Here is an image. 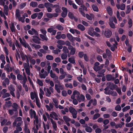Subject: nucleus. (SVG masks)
Segmentation results:
<instances>
[{"label": "nucleus", "instance_id": "53", "mask_svg": "<svg viewBox=\"0 0 133 133\" xmlns=\"http://www.w3.org/2000/svg\"><path fill=\"white\" fill-rule=\"evenodd\" d=\"M38 14V13H35L32 15L31 16V18L32 19H35L37 17Z\"/></svg>", "mask_w": 133, "mask_h": 133}, {"label": "nucleus", "instance_id": "14", "mask_svg": "<svg viewBox=\"0 0 133 133\" xmlns=\"http://www.w3.org/2000/svg\"><path fill=\"white\" fill-rule=\"evenodd\" d=\"M78 29H79L82 31H84L85 30V27L81 24H78L77 26Z\"/></svg>", "mask_w": 133, "mask_h": 133}, {"label": "nucleus", "instance_id": "43", "mask_svg": "<svg viewBox=\"0 0 133 133\" xmlns=\"http://www.w3.org/2000/svg\"><path fill=\"white\" fill-rule=\"evenodd\" d=\"M65 87L67 88H69L70 89H72L73 88L72 85L71 83L69 84L66 83L65 84Z\"/></svg>", "mask_w": 133, "mask_h": 133}, {"label": "nucleus", "instance_id": "60", "mask_svg": "<svg viewBox=\"0 0 133 133\" xmlns=\"http://www.w3.org/2000/svg\"><path fill=\"white\" fill-rule=\"evenodd\" d=\"M94 70L96 71H98L100 69H101V67L100 66H97L96 67H94Z\"/></svg>", "mask_w": 133, "mask_h": 133}, {"label": "nucleus", "instance_id": "35", "mask_svg": "<svg viewBox=\"0 0 133 133\" xmlns=\"http://www.w3.org/2000/svg\"><path fill=\"white\" fill-rule=\"evenodd\" d=\"M32 41L35 43L40 44L41 43V42L39 41V39H35L33 38L32 39Z\"/></svg>", "mask_w": 133, "mask_h": 133}, {"label": "nucleus", "instance_id": "54", "mask_svg": "<svg viewBox=\"0 0 133 133\" xmlns=\"http://www.w3.org/2000/svg\"><path fill=\"white\" fill-rule=\"evenodd\" d=\"M8 128L7 126L4 127L3 129V131L4 133H6L8 131Z\"/></svg>", "mask_w": 133, "mask_h": 133}, {"label": "nucleus", "instance_id": "7", "mask_svg": "<svg viewBox=\"0 0 133 133\" xmlns=\"http://www.w3.org/2000/svg\"><path fill=\"white\" fill-rule=\"evenodd\" d=\"M107 80L108 81H113L115 79V78L111 74L107 75H106Z\"/></svg>", "mask_w": 133, "mask_h": 133}, {"label": "nucleus", "instance_id": "55", "mask_svg": "<svg viewBox=\"0 0 133 133\" xmlns=\"http://www.w3.org/2000/svg\"><path fill=\"white\" fill-rule=\"evenodd\" d=\"M61 11V7L56 8L55 10V12L57 13H60Z\"/></svg>", "mask_w": 133, "mask_h": 133}, {"label": "nucleus", "instance_id": "58", "mask_svg": "<svg viewBox=\"0 0 133 133\" xmlns=\"http://www.w3.org/2000/svg\"><path fill=\"white\" fill-rule=\"evenodd\" d=\"M11 78L14 80H15L16 79V76L13 75L12 73H11L10 74Z\"/></svg>", "mask_w": 133, "mask_h": 133}, {"label": "nucleus", "instance_id": "2", "mask_svg": "<svg viewBox=\"0 0 133 133\" xmlns=\"http://www.w3.org/2000/svg\"><path fill=\"white\" fill-rule=\"evenodd\" d=\"M69 112L72 114V117L75 119L77 118V112L74 108L71 107L69 108Z\"/></svg>", "mask_w": 133, "mask_h": 133}, {"label": "nucleus", "instance_id": "31", "mask_svg": "<svg viewBox=\"0 0 133 133\" xmlns=\"http://www.w3.org/2000/svg\"><path fill=\"white\" fill-rule=\"evenodd\" d=\"M53 102L55 103V106L57 108H58V103L57 100L53 98L52 99Z\"/></svg>", "mask_w": 133, "mask_h": 133}, {"label": "nucleus", "instance_id": "20", "mask_svg": "<svg viewBox=\"0 0 133 133\" xmlns=\"http://www.w3.org/2000/svg\"><path fill=\"white\" fill-rule=\"evenodd\" d=\"M32 47H33V48L34 47L36 49H38L40 48H41V46L39 45H36L35 44H33L31 45Z\"/></svg>", "mask_w": 133, "mask_h": 133}, {"label": "nucleus", "instance_id": "37", "mask_svg": "<svg viewBox=\"0 0 133 133\" xmlns=\"http://www.w3.org/2000/svg\"><path fill=\"white\" fill-rule=\"evenodd\" d=\"M61 32H57V35L55 36V38L57 39H59L61 38Z\"/></svg>", "mask_w": 133, "mask_h": 133}, {"label": "nucleus", "instance_id": "23", "mask_svg": "<svg viewBox=\"0 0 133 133\" xmlns=\"http://www.w3.org/2000/svg\"><path fill=\"white\" fill-rule=\"evenodd\" d=\"M58 30L61 31L63 30V27L60 24H58L55 27Z\"/></svg>", "mask_w": 133, "mask_h": 133}, {"label": "nucleus", "instance_id": "10", "mask_svg": "<svg viewBox=\"0 0 133 133\" xmlns=\"http://www.w3.org/2000/svg\"><path fill=\"white\" fill-rule=\"evenodd\" d=\"M117 86L116 85L114 84L113 83H111L110 82L109 83V89H110L111 90H113L115 89V86Z\"/></svg>", "mask_w": 133, "mask_h": 133}, {"label": "nucleus", "instance_id": "46", "mask_svg": "<svg viewBox=\"0 0 133 133\" xmlns=\"http://www.w3.org/2000/svg\"><path fill=\"white\" fill-rule=\"evenodd\" d=\"M31 28V26L29 25H27L26 26L24 27V29L26 31H27Z\"/></svg>", "mask_w": 133, "mask_h": 133}, {"label": "nucleus", "instance_id": "15", "mask_svg": "<svg viewBox=\"0 0 133 133\" xmlns=\"http://www.w3.org/2000/svg\"><path fill=\"white\" fill-rule=\"evenodd\" d=\"M94 30V29L92 28H91L90 29H89L88 30V34L91 36L93 37L94 36V31L92 32Z\"/></svg>", "mask_w": 133, "mask_h": 133}, {"label": "nucleus", "instance_id": "6", "mask_svg": "<svg viewBox=\"0 0 133 133\" xmlns=\"http://www.w3.org/2000/svg\"><path fill=\"white\" fill-rule=\"evenodd\" d=\"M44 90L45 92V95L46 96L49 97L50 96L51 93L49 89L44 88Z\"/></svg>", "mask_w": 133, "mask_h": 133}, {"label": "nucleus", "instance_id": "42", "mask_svg": "<svg viewBox=\"0 0 133 133\" xmlns=\"http://www.w3.org/2000/svg\"><path fill=\"white\" fill-rule=\"evenodd\" d=\"M115 109L116 111H119L121 110V108L120 105H118L115 107Z\"/></svg>", "mask_w": 133, "mask_h": 133}, {"label": "nucleus", "instance_id": "62", "mask_svg": "<svg viewBox=\"0 0 133 133\" xmlns=\"http://www.w3.org/2000/svg\"><path fill=\"white\" fill-rule=\"evenodd\" d=\"M125 5L124 4H121L120 6V9L121 10H124L125 8Z\"/></svg>", "mask_w": 133, "mask_h": 133}, {"label": "nucleus", "instance_id": "52", "mask_svg": "<svg viewBox=\"0 0 133 133\" xmlns=\"http://www.w3.org/2000/svg\"><path fill=\"white\" fill-rule=\"evenodd\" d=\"M23 81L22 82H21V84H26V82L27 81V79L26 77H25V78H23Z\"/></svg>", "mask_w": 133, "mask_h": 133}, {"label": "nucleus", "instance_id": "19", "mask_svg": "<svg viewBox=\"0 0 133 133\" xmlns=\"http://www.w3.org/2000/svg\"><path fill=\"white\" fill-rule=\"evenodd\" d=\"M128 23L129 25V28H131L132 25V21L131 18H129L128 19Z\"/></svg>", "mask_w": 133, "mask_h": 133}, {"label": "nucleus", "instance_id": "48", "mask_svg": "<svg viewBox=\"0 0 133 133\" xmlns=\"http://www.w3.org/2000/svg\"><path fill=\"white\" fill-rule=\"evenodd\" d=\"M38 15L37 16V18L39 19H41L42 18L43 15V13L42 12H41L38 13Z\"/></svg>", "mask_w": 133, "mask_h": 133}, {"label": "nucleus", "instance_id": "51", "mask_svg": "<svg viewBox=\"0 0 133 133\" xmlns=\"http://www.w3.org/2000/svg\"><path fill=\"white\" fill-rule=\"evenodd\" d=\"M37 82L38 84L40 86H42L43 85V83L39 79H38L37 80Z\"/></svg>", "mask_w": 133, "mask_h": 133}, {"label": "nucleus", "instance_id": "3", "mask_svg": "<svg viewBox=\"0 0 133 133\" xmlns=\"http://www.w3.org/2000/svg\"><path fill=\"white\" fill-rule=\"evenodd\" d=\"M48 120H50V121L55 131H56V128H57V126L56 123L55 121H54L51 118H50V117L49 116L47 117Z\"/></svg>", "mask_w": 133, "mask_h": 133}, {"label": "nucleus", "instance_id": "61", "mask_svg": "<svg viewBox=\"0 0 133 133\" xmlns=\"http://www.w3.org/2000/svg\"><path fill=\"white\" fill-rule=\"evenodd\" d=\"M21 57L23 61H25V60L26 58V56H27L26 55H24L23 54H21Z\"/></svg>", "mask_w": 133, "mask_h": 133}, {"label": "nucleus", "instance_id": "9", "mask_svg": "<svg viewBox=\"0 0 133 133\" xmlns=\"http://www.w3.org/2000/svg\"><path fill=\"white\" fill-rule=\"evenodd\" d=\"M68 49L71 50L70 53L72 55H74L75 53L76 52V49L75 48H74L72 46H70L68 47Z\"/></svg>", "mask_w": 133, "mask_h": 133}, {"label": "nucleus", "instance_id": "13", "mask_svg": "<svg viewBox=\"0 0 133 133\" xmlns=\"http://www.w3.org/2000/svg\"><path fill=\"white\" fill-rule=\"evenodd\" d=\"M10 29L11 31L12 32L15 33V26H14V23L13 22L11 23V25L10 26Z\"/></svg>", "mask_w": 133, "mask_h": 133}, {"label": "nucleus", "instance_id": "4", "mask_svg": "<svg viewBox=\"0 0 133 133\" xmlns=\"http://www.w3.org/2000/svg\"><path fill=\"white\" fill-rule=\"evenodd\" d=\"M62 10H63V11L61 13V16L63 18H65L66 17L67 14V9L66 8L63 7L62 8Z\"/></svg>", "mask_w": 133, "mask_h": 133}, {"label": "nucleus", "instance_id": "16", "mask_svg": "<svg viewBox=\"0 0 133 133\" xmlns=\"http://www.w3.org/2000/svg\"><path fill=\"white\" fill-rule=\"evenodd\" d=\"M68 60L71 63L75 64V58L74 57H70L69 58Z\"/></svg>", "mask_w": 133, "mask_h": 133}, {"label": "nucleus", "instance_id": "18", "mask_svg": "<svg viewBox=\"0 0 133 133\" xmlns=\"http://www.w3.org/2000/svg\"><path fill=\"white\" fill-rule=\"evenodd\" d=\"M39 36L43 40H45L47 41L48 40V38L46 37V35H43L42 34H40Z\"/></svg>", "mask_w": 133, "mask_h": 133}, {"label": "nucleus", "instance_id": "38", "mask_svg": "<svg viewBox=\"0 0 133 133\" xmlns=\"http://www.w3.org/2000/svg\"><path fill=\"white\" fill-rule=\"evenodd\" d=\"M44 5V7H45L47 8L49 7H51L52 6V5H53L52 4H51L49 2L45 3Z\"/></svg>", "mask_w": 133, "mask_h": 133}, {"label": "nucleus", "instance_id": "56", "mask_svg": "<svg viewBox=\"0 0 133 133\" xmlns=\"http://www.w3.org/2000/svg\"><path fill=\"white\" fill-rule=\"evenodd\" d=\"M31 56H29V58L30 59V62L31 63H32V64L33 65H34L36 63V61L34 59H32V60H31L30 59V57Z\"/></svg>", "mask_w": 133, "mask_h": 133}, {"label": "nucleus", "instance_id": "39", "mask_svg": "<svg viewBox=\"0 0 133 133\" xmlns=\"http://www.w3.org/2000/svg\"><path fill=\"white\" fill-rule=\"evenodd\" d=\"M23 77L22 75L18 74L17 75V78L19 80H23Z\"/></svg>", "mask_w": 133, "mask_h": 133}, {"label": "nucleus", "instance_id": "33", "mask_svg": "<svg viewBox=\"0 0 133 133\" xmlns=\"http://www.w3.org/2000/svg\"><path fill=\"white\" fill-rule=\"evenodd\" d=\"M85 130L87 132H91L92 131V129L90 127H88L87 128H85Z\"/></svg>", "mask_w": 133, "mask_h": 133}, {"label": "nucleus", "instance_id": "12", "mask_svg": "<svg viewBox=\"0 0 133 133\" xmlns=\"http://www.w3.org/2000/svg\"><path fill=\"white\" fill-rule=\"evenodd\" d=\"M67 36L69 39L70 41L72 42L74 41V37H73L70 33H68L67 34Z\"/></svg>", "mask_w": 133, "mask_h": 133}, {"label": "nucleus", "instance_id": "30", "mask_svg": "<svg viewBox=\"0 0 133 133\" xmlns=\"http://www.w3.org/2000/svg\"><path fill=\"white\" fill-rule=\"evenodd\" d=\"M92 8L93 10L97 12L99 11L98 8L96 5H93L92 6Z\"/></svg>", "mask_w": 133, "mask_h": 133}, {"label": "nucleus", "instance_id": "34", "mask_svg": "<svg viewBox=\"0 0 133 133\" xmlns=\"http://www.w3.org/2000/svg\"><path fill=\"white\" fill-rule=\"evenodd\" d=\"M36 94L35 93H34L33 92H31L30 93V97L31 98L32 100L34 99L35 98V97H36Z\"/></svg>", "mask_w": 133, "mask_h": 133}, {"label": "nucleus", "instance_id": "49", "mask_svg": "<svg viewBox=\"0 0 133 133\" xmlns=\"http://www.w3.org/2000/svg\"><path fill=\"white\" fill-rule=\"evenodd\" d=\"M26 73L29 76L30 75V71L29 68L27 67L25 69Z\"/></svg>", "mask_w": 133, "mask_h": 133}, {"label": "nucleus", "instance_id": "17", "mask_svg": "<svg viewBox=\"0 0 133 133\" xmlns=\"http://www.w3.org/2000/svg\"><path fill=\"white\" fill-rule=\"evenodd\" d=\"M30 6L33 8L36 7L38 5V4L36 2H31L30 3Z\"/></svg>", "mask_w": 133, "mask_h": 133}, {"label": "nucleus", "instance_id": "50", "mask_svg": "<svg viewBox=\"0 0 133 133\" xmlns=\"http://www.w3.org/2000/svg\"><path fill=\"white\" fill-rule=\"evenodd\" d=\"M23 17H20L18 18V20L19 21H21L22 23H24L25 22L24 19L25 18V16H23Z\"/></svg>", "mask_w": 133, "mask_h": 133}, {"label": "nucleus", "instance_id": "63", "mask_svg": "<svg viewBox=\"0 0 133 133\" xmlns=\"http://www.w3.org/2000/svg\"><path fill=\"white\" fill-rule=\"evenodd\" d=\"M61 58L59 57L56 58L55 60V62L57 63L60 62H61Z\"/></svg>", "mask_w": 133, "mask_h": 133}, {"label": "nucleus", "instance_id": "47", "mask_svg": "<svg viewBox=\"0 0 133 133\" xmlns=\"http://www.w3.org/2000/svg\"><path fill=\"white\" fill-rule=\"evenodd\" d=\"M109 24L110 26V27L113 29H115V24L111 22V23H109Z\"/></svg>", "mask_w": 133, "mask_h": 133}, {"label": "nucleus", "instance_id": "27", "mask_svg": "<svg viewBox=\"0 0 133 133\" xmlns=\"http://www.w3.org/2000/svg\"><path fill=\"white\" fill-rule=\"evenodd\" d=\"M127 10L126 11V14H129L130 12L131 9L130 5H128L127 6Z\"/></svg>", "mask_w": 133, "mask_h": 133}, {"label": "nucleus", "instance_id": "57", "mask_svg": "<svg viewBox=\"0 0 133 133\" xmlns=\"http://www.w3.org/2000/svg\"><path fill=\"white\" fill-rule=\"evenodd\" d=\"M97 59L98 61L101 62L103 61L102 57L100 55H98L97 57Z\"/></svg>", "mask_w": 133, "mask_h": 133}, {"label": "nucleus", "instance_id": "41", "mask_svg": "<svg viewBox=\"0 0 133 133\" xmlns=\"http://www.w3.org/2000/svg\"><path fill=\"white\" fill-rule=\"evenodd\" d=\"M57 43L59 45H65V42L64 41L61 40H59L57 42Z\"/></svg>", "mask_w": 133, "mask_h": 133}, {"label": "nucleus", "instance_id": "28", "mask_svg": "<svg viewBox=\"0 0 133 133\" xmlns=\"http://www.w3.org/2000/svg\"><path fill=\"white\" fill-rule=\"evenodd\" d=\"M2 95V98H5L11 96L10 94L8 93H5Z\"/></svg>", "mask_w": 133, "mask_h": 133}, {"label": "nucleus", "instance_id": "29", "mask_svg": "<svg viewBox=\"0 0 133 133\" xmlns=\"http://www.w3.org/2000/svg\"><path fill=\"white\" fill-rule=\"evenodd\" d=\"M68 17L71 19H73L74 18V14L71 12H69L68 14Z\"/></svg>", "mask_w": 133, "mask_h": 133}, {"label": "nucleus", "instance_id": "45", "mask_svg": "<svg viewBox=\"0 0 133 133\" xmlns=\"http://www.w3.org/2000/svg\"><path fill=\"white\" fill-rule=\"evenodd\" d=\"M84 54L83 51L79 52L78 53V56L80 58H82L84 56Z\"/></svg>", "mask_w": 133, "mask_h": 133}, {"label": "nucleus", "instance_id": "25", "mask_svg": "<svg viewBox=\"0 0 133 133\" xmlns=\"http://www.w3.org/2000/svg\"><path fill=\"white\" fill-rule=\"evenodd\" d=\"M67 57V54H66L63 53L61 55V58L62 59H66Z\"/></svg>", "mask_w": 133, "mask_h": 133}, {"label": "nucleus", "instance_id": "36", "mask_svg": "<svg viewBox=\"0 0 133 133\" xmlns=\"http://www.w3.org/2000/svg\"><path fill=\"white\" fill-rule=\"evenodd\" d=\"M63 51L64 53L67 54L69 52V50L68 49L67 47L66 46H64L63 48Z\"/></svg>", "mask_w": 133, "mask_h": 133}, {"label": "nucleus", "instance_id": "26", "mask_svg": "<svg viewBox=\"0 0 133 133\" xmlns=\"http://www.w3.org/2000/svg\"><path fill=\"white\" fill-rule=\"evenodd\" d=\"M100 116V115L99 113H97L95 114L92 118V119L93 120H95L97 119Z\"/></svg>", "mask_w": 133, "mask_h": 133}, {"label": "nucleus", "instance_id": "11", "mask_svg": "<svg viewBox=\"0 0 133 133\" xmlns=\"http://www.w3.org/2000/svg\"><path fill=\"white\" fill-rule=\"evenodd\" d=\"M106 10L108 12V14L110 16H111L112 14V10L110 6H108Z\"/></svg>", "mask_w": 133, "mask_h": 133}, {"label": "nucleus", "instance_id": "24", "mask_svg": "<svg viewBox=\"0 0 133 133\" xmlns=\"http://www.w3.org/2000/svg\"><path fill=\"white\" fill-rule=\"evenodd\" d=\"M46 58L47 60L49 61L52 60L54 59L53 56L49 55H47L46 56Z\"/></svg>", "mask_w": 133, "mask_h": 133}, {"label": "nucleus", "instance_id": "5", "mask_svg": "<svg viewBox=\"0 0 133 133\" xmlns=\"http://www.w3.org/2000/svg\"><path fill=\"white\" fill-rule=\"evenodd\" d=\"M112 34V32L109 29H108L105 31L104 35L107 38H110Z\"/></svg>", "mask_w": 133, "mask_h": 133}, {"label": "nucleus", "instance_id": "1", "mask_svg": "<svg viewBox=\"0 0 133 133\" xmlns=\"http://www.w3.org/2000/svg\"><path fill=\"white\" fill-rule=\"evenodd\" d=\"M58 77H56L55 79H54V80L55 83L58 84H55V89L58 93H60L61 92L60 90H63L64 89V88L63 85H61L60 82L58 80Z\"/></svg>", "mask_w": 133, "mask_h": 133}, {"label": "nucleus", "instance_id": "64", "mask_svg": "<svg viewBox=\"0 0 133 133\" xmlns=\"http://www.w3.org/2000/svg\"><path fill=\"white\" fill-rule=\"evenodd\" d=\"M31 30H32L34 34L36 35H38V34L37 31L34 29L32 28L31 29Z\"/></svg>", "mask_w": 133, "mask_h": 133}, {"label": "nucleus", "instance_id": "8", "mask_svg": "<svg viewBox=\"0 0 133 133\" xmlns=\"http://www.w3.org/2000/svg\"><path fill=\"white\" fill-rule=\"evenodd\" d=\"M109 86H107L104 89V90L105 91L104 92V93L106 95H111L112 91L109 90Z\"/></svg>", "mask_w": 133, "mask_h": 133}, {"label": "nucleus", "instance_id": "22", "mask_svg": "<svg viewBox=\"0 0 133 133\" xmlns=\"http://www.w3.org/2000/svg\"><path fill=\"white\" fill-rule=\"evenodd\" d=\"M24 131L25 133H30L29 129L28 128V126L26 124L25 125Z\"/></svg>", "mask_w": 133, "mask_h": 133}, {"label": "nucleus", "instance_id": "32", "mask_svg": "<svg viewBox=\"0 0 133 133\" xmlns=\"http://www.w3.org/2000/svg\"><path fill=\"white\" fill-rule=\"evenodd\" d=\"M105 69H102L101 70H100L98 71V73L99 74H102L103 76H104V73L105 72Z\"/></svg>", "mask_w": 133, "mask_h": 133}, {"label": "nucleus", "instance_id": "59", "mask_svg": "<svg viewBox=\"0 0 133 133\" xmlns=\"http://www.w3.org/2000/svg\"><path fill=\"white\" fill-rule=\"evenodd\" d=\"M97 53L100 54H101V53L103 52V51L102 50L99 48H97L96 50Z\"/></svg>", "mask_w": 133, "mask_h": 133}, {"label": "nucleus", "instance_id": "44", "mask_svg": "<svg viewBox=\"0 0 133 133\" xmlns=\"http://www.w3.org/2000/svg\"><path fill=\"white\" fill-rule=\"evenodd\" d=\"M7 121V119H3L2 121L1 122V126H3L4 125Z\"/></svg>", "mask_w": 133, "mask_h": 133}, {"label": "nucleus", "instance_id": "40", "mask_svg": "<svg viewBox=\"0 0 133 133\" xmlns=\"http://www.w3.org/2000/svg\"><path fill=\"white\" fill-rule=\"evenodd\" d=\"M106 52L108 56L110 57L111 56V52L109 49H106Z\"/></svg>", "mask_w": 133, "mask_h": 133}, {"label": "nucleus", "instance_id": "21", "mask_svg": "<svg viewBox=\"0 0 133 133\" xmlns=\"http://www.w3.org/2000/svg\"><path fill=\"white\" fill-rule=\"evenodd\" d=\"M63 118L65 123L70 121H71V119L67 116H64L63 117Z\"/></svg>", "mask_w": 133, "mask_h": 133}]
</instances>
